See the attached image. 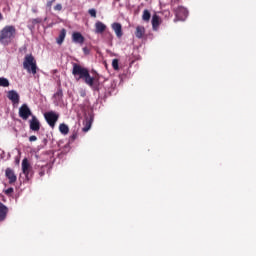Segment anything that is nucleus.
Returning <instances> with one entry per match:
<instances>
[{
  "label": "nucleus",
  "mask_w": 256,
  "mask_h": 256,
  "mask_svg": "<svg viewBox=\"0 0 256 256\" xmlns=\"http://www.w3.org/2000/svg\"><path fill=\"white\" fill-rule=\"evenodd\" d=\"M54 97H58V99H61V97H63V90L58 89L57 92L54 94Z\"/></svg>",
  "instance_id": "5701e85b"
},
{
  "label": "nucleus",
  "mask_w": 256,
  "mask_h": 256,
  "mask_svg": "<svg viewBox=\"0 0 256 256\" xmlns=\"http://www.w3.org/2000/svg\"><path fill=\"white\" fill-rule=\"evenodd\" d=\"M31 171V164L27 158L22 160V172L24 173L27 180H29V172Z\"/></svg>",
  "instance_id": "9d476101"
},
{
  "label": "nucleus",
  "mask_w": 256,
  "mask_h": 256,
  "mask_svg": "<svg viewBox=\"0 0 256 256\" xmlns=\"http://www.w3.org/2000/svg\"><path fill=\"white\" fill-rule=\"evenodd\" d=\"M31 131H39L41 129V122L37 119V116L32 115V119L29 121Z\"/></svg>",
  "instance_id": "1a4fd4ad"
},
{
  "label": "nucleus",
  "mask_w": 256,
  "mask_h": 256,
  "mask_svg": "<svg viewBox=\"0 0 256 256\" xmlns=\"http://www.w3.org/2000/svg\"><path fill=\"white\" fill-rule=\"evenodd\" d=\"M63 9V5L61 4H57L55 7H54V10L55 11H61Z\"/></svg>",
  "instance_id": "cd10ccee"
},
{
  "label": "nucleus",
  "mask_w": 256,
  "mask_h": 256,
  "mask_svg": "<svg viewBox=\"0 0 256 256\" xmlns=\"http://www.w3.org/2000/svg\"><path fill=\"white\" fill-rule=\"evenodd\" d=\"M79 93H80V97H87V91H85V89H81Z\"/></svg>",
  "instance_id": "bb28decb"
},
{
  "label": "nucleus",
  "mask_w": 256,
  "mask_h": 256,
  "mask_svg": "<svg viewBox=\"0 0 256 256\" xmlns=\"http://www.w3.org/2000/svg\"><path fill=\"white\" fill-rule=\"evenodd\" d=\"M142 19L143 21L149 22L151 20V12H149V10H144Z\"/></svg>",
  "instance_id": "aec40b11"
},
{
  "label": "nucleus",
  "mask_w": 256,
  "mask_h": 256,
  "mask_svg": "<svg viewBox=\"0 0 256 256\" xmlns=\"http://www.w3.org/2000/svg\"><path fill=\"white\" fill-rule=\"evenodd\" d=\"M91 125H93V116H86L85 118V126L82 128L84 133H87L91 129Z\"/></svg>",
  "instance_id": "ddd939ff"
},
{
  "label": "nucleus",
  "mask_w": 256,
  "mask_h": 256,
  "mask_svg": "<svg viewBox=\"0 0 256 256\" xmlns=\"http://www.w3.org/2000/svg\"><path fill=\"white\" fill-rule=\"evenodd\" d=\"M66 36H67V30L65 28H63L60 31V34H59L58 38L56 39V43L58 45H63V41H65Z\"/></svg>",
  "instance_id": "2eb2a0df"
},
{
  "label": "nucleus",
  "mask_w": 256,
  "mask_h": 256,
  "mask_svg": "<svg viewBox=\"0 0 256 256\" xmlns=\"http://www.w3.org/2000/svg\"><path fill=\"white\" fill-rule=\"evenodd\" d=\"M43 175H45V172L44 171L40 172V177H43Z\"/></svg>",
  "instance_id": "473e14b6"
},
{
  "label": "nucleus",
  "mask_w": 256,
  "mask_h": 256,
  "mask_svg": "<svg viewBox=\"0 0 256 256\" xmlns=\"http://www.w3.org/2000/svg\"><path fill=\"white\" fill-rule=\"evenodd\" d=\"M44 21H47V18H45Z\"/></svg>",
  "instance_id": "c9c22d12"
},
{
  "label": "nucleus",
  "mask_w": 256,
  "mask_h": 256,
  "mask_svg": "<svg viewBox=\"0 0 256 256\" xmlns=\"http://www.w3.org/2000/svg\"><path fill=\"white\" fill-rule=\"evenodd\" d=\"M34 13H37V10H33Z\"/></svg>",
  "instance_id": "f704fd0d"
},
{
  "label": "nucleus",
  "mask_w": 256,
  "mask_h": 256,
  "mask_svg": "<svg viewBox=\"0 0 256 256\" xmlns=\"http://www.w3.org/2000/svg\"><path fill=\"white\" fill-rule=\"evenodd\" d=\"M23 69H25L27 73L37 75V60H35L33 54H27L24 57Z\"/></svg>",
  "instance_id": "7ed1b4c3"
},
{
  "label": "nucleus",
  "mask_w": 256,
  "mask_h": 256,
  "mask_svg": "<svg viewBox=\"0 0 256 256\" xmlns=\"http://www.w3.org/2000/svg\"><path fill=\"white\" fill-rule=\"evenodd\" d=\"M88 13L94 18L97 17V10H95L94 8L88 10Z\"/></svg>",
  "instance_id": "b1692460"
},
{
  "label": "nucleus",
  "mask_w": 256,
  "mask_h": 256,
  "mask_svg": "<svg viewBox=\"0 0 256 256\" xmlns=\"http://www.w3.org/2000/svg\"><path fill=\"white\" fill-rule=\"evenodd\" d=\"M29 141H30L31 143H33V141H37V136H35V135L30 136V137H29Z\"/></svg>",
  "instance_id": "7c9ffc66"
},
{
  "label": "nucleus",
  "mask_w": 256,
  "mask_h": 256,
  "mask_svg": "<svg viewBox=\"0 0 256 256\" xmlns=\"http://www.w3.org/2000/svg\"><path fill=\"white\" fill-rule=\"evenodd\" d=\"M9 85H11L9 79L5 77H0V87H9Z\"/></svg>",
  "instance_id": "412c9836"
},
{
  "label": "nucleus",
  "mask_w": 256,
  "mask_h": 256,
  "mask_svg": "<svg viewBox=\"0 0 256 256\" xmlns=\"http://www.w3.org/2000/svg\"><path fill=\"white\" fill-rule=\"evenodd\" d=\"M19 117L23 119L24 121H27L29 117H33V112H31V108L27 104H23L19 108Z\"/></svg>",
  "instance_id": "39448f33"
},
{
  "label": "nucleus",
  "mask_w": 256,
  "mask_h": 256,
  "mask_svg": "<svg viewBox=\"0 0 256 256\" xmlns=\"http://www.w3.org/2000/svg\"><path fill=\"white\" fill-rule=\"evenodd\" d=\"M83 53H84L85 55H89V53H90L89 48L84 47V48H83Z\"/></svg>",
  "instance_id": "2f4dec72"
},
{
  "label": "nucleus",
  "mask_w": 256,
  "mask_h": 256,
  "mask_svg": "<svg viewBox=\"0 0 256 256\" xmlns=\"http://www.w3.org/2000/svg\"><path fill=\"white\" fill-rule=\"evenodd\" d=\"M107 29V25H105L103 22L98 21L95 23V33H103Z\"/></svg>",
  "instance_id": "dca6fc26"
},
{
  "label": "nucleus",
  "mask_w": 256,
  "mask_h": 256,
  "mask_svg": "<svg viewBox=\"0 0 256 256\" xmlns=\"http://www.w3.org/2000/svg\"><path fill=\"white\" fill-rule=\"evenodd\" d=\"M112 67H113L114 71H119V59H114L112 61Z\"/></svg>",
  "instance_id": "4be33fe9"
},
{
  "label": "nucleus",
  "mask_w": 256,
  "mask_h": 256,
  "mask_svg": "<svg viewBox=\"0 0 256 256\" xmlns=\"http://www.w3.org/2000/svg\"><path fill=\"white\" fill-rule=\"evenodd\" d=\"M59 131L62 135H68L69 134V126L65 123L60 124Z\"/></svg>",
  "instance_id": "6ab92c4d"
},
{
  "label": "nucleus",
  "mask_w": 256,
  "mask_h": 256,
  "mask_svg": "<svg viewBox=\"0 0 256 256\" xmlns=\"http://www.w3.org/2000/svg\"><path fill=\"white\" fill-rule=\"evenodd\" d=\"M73 43H78L79 45H83L85 43V37L81 32H73L72 34Z\"/></svg>",
  "instance_id": "9b49d317"
},
{
  "label": "nucleus",
  "mask_w": 256,
  "mask_h": 256,
  "mask_svg": "<svg viewBox=\"0 0 256 256\" xmlns=\"http://www.w3.org/2000/svg\"><path fill=\"white\" fill-rule=\"evenodd\" d=\"M175 15H176V20L175 21H185L189 15V11L183 7L180 6L177 9H174Z\"/></svg>",
  "instance_id": "423d86ee"
},
{
  "label": "nucleus",
  "mask_w": 256,
  "mask_h": 256,
  "mask_svg": "<svg viewBox=\"0 0 256 256\" xmlns=\"http://www.w3.org/2000/svg\"><path fill=\"white\" fill-rule=\"evenodd\" d=\"M143 35H145V28L141 27V26H138L136 28L135 36L137 37V39H142Z\"/></svg>",
  "instance_id": "a211bd4d"
},
{
  "label": "nucleus",
  "mask_w": 256,
  "mask_h": 256,
  "mask_svg": "<svg viewBox=\"0 0 256 256\" xmlns=\"http://www.w3.org/2000/svg\"><path fill=\"white\" fill-rule=\"evenodd\" d=\"M65 149H69V144L65 145Z\"/></svg>",
  "instance_id": "72a5a7b5"
},
{
  "label": "nucleus",
  "mask_w": 256,
  "mask_h": 256,
  "mask_svg": "<svg viewBox=\"0 0 256 256\" xmlns=\"http://www.w3.org/2000/svg\"><path fill=\"white\" fill-rule=\"evenodd\" d=\"M8 211H9V208H7L5 204L0 202V221H5V219H7Z\"/></svg>",
  "instance_id": "4468645a"
},
{
  "label": "nucleus",
  "mask_w": 256,
  "mask_h": 256,
  "mask_svg": "<svg viewBox=\"0 0 256 256\" xmlns=\"http://www.w3.org/2000/svg\"><path fill=\"white\" fill-rule=\"evenodd\" d=\"M17 33V30L15 29V26L8 25L5 26L0 31V43L1 45L7 46L15 39V35Z\"/></svg>",
  "instance_id": "f03ea898"
},
{
  "label": "nucleus",
  "mask_w": 256,
  "mask_h": 256,
  "mask_svg": "<svg viewBox=\"0 0 256 256\" xmlns=\"http://www.w3.org/2000/svg\"><path fill=\"white\" fill-rule=\"evenodd\" d=\"M72 75L75 77L76 81H80V79H82V81H84V83L93 91H100L101 82H99V79L91 76L89 69L81 66L80 64L73 63Z\"/></svg>",
  "instance_id": "f257e3e1"
},
{
  "label": "nucleus",
  "mask_w": 256,
  "mask_h": 256,
  "mask_svg": "<svg viewBox=\"0 0 256 256\" xmlns=\"http://www.w3.org/2000/svg\"><path fill=\"white\" fill-rule=\"evenodd\" d=\"M75 139H77V132H74V133L70 136V141H71V142L75 141Z\"/></svg>",
  "instance_id": "c85d7f7f"
},
{
  "label": "nucleus",
  "mask_w": 256,
  "mask_h": 256,
  "mask_svg": "<svg viewBox=\"0 0 256 256\" xmlns=\"http://www.w3.org/2000/svg\"><path fill=\"white\" fill-rule=\"evenodd\" d=\"M7 98L12 102L13 107H17L19 105V101H21V96L15 90H10L7 93Z\"/></svg>",
  "instance_id": "0eeeda50"
},
{
  "label": "nucleus",
  "mask_w": 256,
  "mask_h": 256,
  "mask_svg": "<svg viewBox=\"0 0 256 256\" xmlns=\"http://www.w3.org/2000/svg\"><path fill=\"white\" fill-rule=\"evenodd\" d=\"M44 119L52 129H55V125L59 121V114L55 111H48L44 113Z\"/></svg>",
  "instance_id": "20e7f679"
},
{
  "label": "nucleus",
  "mask_w": 256,
  "mask_h": 256,
  "mask_svg": "<svg viewBox=\"0 0 256 256\" xmlns=\"http://www.w3.org/2000/svg\"><path fill=\"white\" fill-rule=\"evenodd\" d=\"M15 190L13 189V187H10L8 189L5 190V195H12V193L14 192Z\"/></svg>",
  "instance_id": "393cba45"
},
{
  "label": "nucleus",
  "mask_w": 256,
  "mask_h": 256,
  "mask_svg": "<svg viewBox=\"0 0 256 256\" xmlns=\"http://www.w3.org/2000/svg\"><path fill=\"white\" fill-rule=\"evenodd\" d=\"M5 177L9 180V184L13 185V183L17 182V175H15V171L11 168H6Z\"/></svg>",
  "instance_id": "6e6552de"
},
{
  "label": "nucleus",
  "mask_w": 256,
  "mask_h": 256,
  "mask_svg": "<svg viewBox=\"0 0 256 256\" xmlns=\"http://www.w3.org/2000/svg\"><path fill=\"white\" fill-rule=\"evenodd\" d=\"M55 1H56V0H50V1H48L47 4H46V7L51 8V7L53 6V4L55 3Z\"/></svg>",
  "instance_id": "c756f323"
},
{
  "label": "nucleus",
  "mask_w": 256,
  "mask_h": 256,
  "mask_svg": "<svg viewBox=\"0 0 256 256\" xmlns=\"http://www.w3.org/2000/svg\"><path fill=\"white\" fill-rule=\"evenodd\" d=\"M159 25H161V21L160 18L157 14H154L152 16V27L154 31H157V27H159Z\"/></svg>",
  "instance_id": "f3484780"
},
{
  "label": "nucleus",
  "mask_w": 256,
  "mask_h": 256,
  "mask_svg": "<svg viewBox=\"0 0 256 256\" xmlns=\"http://www.w3.org/2000/svg\"><path fill=\"white\" fill-rule=\"evenodd\" d=\"M112 29L114 31V33H116V36L118 38H121L123 37V26L121 25V23L119 22H114L112 24Z\"/></svg>",
  "instance_id": "f8f14e48"
},
{
  "label": "nucleus",
  "mask_w": 256,
  "mask_h": 256,
  "mask_svg": "<svg viewBox=\"0 0 256 256\" xmlns=\"http://www.w3.org/2000/svg\"><path fill=\"white\" fill-rule=\"evenodd\" d=\"M42 19L41 18H36V19H33L32 20V25H37V24H39V23H42Z\"/></svg>",
  "instance_id": "a878e982"
}]
</instances>
